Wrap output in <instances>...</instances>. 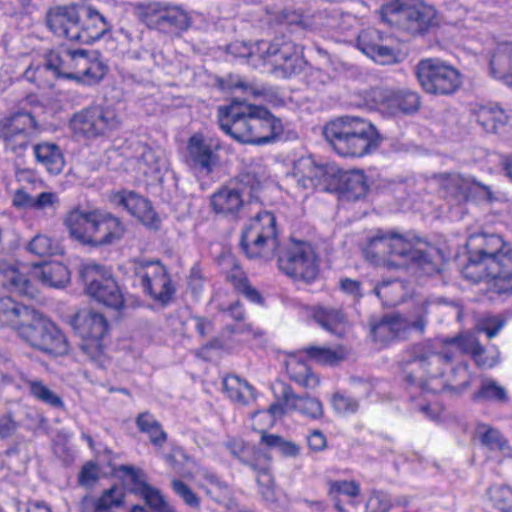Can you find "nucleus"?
I'll return each mask as SVG.
<instances>
[{
    "instance_id": "1",
    "label": "nucleus",
    "mask_w": 512,
    "mask_h": 512,
    "mask_svg": "<svg viewBox=\"0 0 512 512\" xmlns=\"http://www.w3.org/2000/svg\"><path fill=\"white\" fill-rule=\"evenodd\" d=\"M465 247L464 278L478 283L490 277L495 293L512 295V245L497 234L475 233L467 238Z\"/></svg>"
},
{
    "instance_id": "2",
    "label": "nucleus",
    "mask_w": 512,
    "mask_h": 512,
    "mask_svg": "<svg viewBox=\"0 0 512 512\" xmlns=\"http://www.w3.org/2000/svg\"><path fill=\"white\" fill-rule=\"evenodd\" d=\"M218 123L226 134L244 144L275 143L281 139L284 131L281 119L267 108L238 98L218 107Z\"/></svg>"
},
{
    "instance_id": "3",
    "label": "nucleus",
    "mask_w": 512,
    "mask_h": 512,
    "mask_svg": "<svg viewBox=\"0 0 512 512\" xmlns=\"http://www.w3.org/2000/svg\"><path fill=\"white\" fill-rule=\"evenodd\" d=\"M38 133V122L30 112L15 111L0 118V142L6 153L15 156L17 165L33 146L38 163L51 174L61 173L65 162L59 146L49 142L33 145Z\"/></svg>"
},
{
    "instance_id": "4",
    "label": "nucleus",
    "mask_w": 512,
    "mask_h": 512,
    "mask_svg": "<svg viewBox=\"0 0 512 512\" xmlns=\"http://www.w3.org/2000/svg\"><path fill=\"white\" fill-rule=\"evenodd\" d=\"M323 135L343 157L369 154L378 147L381 140L372 123L356 116H342L330 121L325 125Z\"/></svg>"
},
{
    "instance_id": "5",
    "label": "nucleus",
    "mask_w": 512,
    "mask_h": 512,
    "mask_svg": "<svg viewBox=\"0 0 512 512\" xmlns=\"http://www.w3.org/2000/svg\"><path fill=\"white\" fill-rule=\"evenodd\" d=\"M362 251L365 258L375 266L401 268L414 263L427 272L434 269L427 251L415 248L397 233L378 231L368 240Z\"/></svg>"
},
{
    "instance_id": "6",
    "label": "nucleus",
    "mask_w": 512,
    "mask_h": 512,
    "mask_svg": "<svg viewBox=\"0 0 512 512\" xmlns=\"http://www.w3.org/2000/svg\"><path fill=\"white\" fill-rule=\"evenodd\" d=\"M455 354L449 349L435 352L429 344H417L411 350V363H417L432 380L442 378L447 369L450 377L441 382L440 388H431L433 392L449 389L454 393H462L470 385L468 364L460 362L453 365Z\"/></svg>"
},
{
    "instance_id": "7",
    "label": "nucleus",
    "mask_w": 512,
    "mask_h": 512,
    "mask_svg": "<svg viewBox=\"0 0 512 512\" xmlns=\"http://www.w3.org/2000/svg\"><path fill=\"white\" fill-rule=\"evenodd\" d=\"M431 304L429 300L421 302L414 308L410 318L393 312L383 315L376 322H371L370 334L373 341L386 345L394 341L408 340L413 331L423 335L428 324Z\"/></svg>"
},
{
    "instance_id": "8",
    "label": "nucleus",
    "mask_w": 512,
    "mask_h": 512,
    "mask_svg": "<svg viewBox=\"0 0 512 512\" xmlns=\"http://www.w3.org/2000/svg\"><path fill=\"white\" fill-rule=\"evenodd\" d=\"M128 272L132 284L140 287L152 300L163 305L172 300L176 289L166 267L159 260H131Z\"/></svg>"
},
{
    "instance_id": "9",
    "label": "nucleus",
    "mask_w": 512,
    "mask_h": 512,
    "mask_svg": "<svg viewBox=\"0 0 512 512\" xmlns=\"http://www.w3.org/2000/svg\"><path fill=\"white\" fill-rule=\"evenodd\" d=\"M240 246L249 258L269 260L279 246L276 217L270 211H261L243 230Z\"/></svg>"
},
{
    "instance_id": "10",
    "label": "nucleus",
    "mask_w": 512,
    "mask_h": 512,
    "mask_svg": "<svg viewBox=\"0 0 512 512\" xmlns=\"http://www.w3.org/2000/svg\"><path fill=\"white\" fill-rule=\"evenodd\" d=\"M18 333L31 347L50 356H64L69 352V343L62 331L36 311L30 321L20 326Z\"/></svg>"
},
{
    "instance_id": "11",
    "label": "nucleus",
    "mask_w": 512,
    "mask_h": 512,
    "mask_svg": "<svg viewBox=\"0 0 512 512\" xmlns=\"http://www.w3.org/2000/svg\"><path fill=\"white\" fill-rule=\"evenodd\" d=\"M415 74L422 89L431 95H451L462 85L459 70L437 58L419 61Z\"/></svg>"
},
{
    "instance_id": "12",
    "label": "nucleus",
    "mask_w": 512,
    "mask_h": 512,
    "mask_svg": "<svg viewBox=\"0 0 512 512\" xmlns=\"http://www.w3.org/2000/svg\"><path fill=\"white\" fill-rule=\"evenodd\" d=\"M255 51L259 60L270 63L284 78L299 74L305 66L299 47L285 37L256 41Z\"/></svg>"
},
{
    "instance_id": "13",
    "label": "nucleus",
    "mask_w": 512,
    "mask_h": 512,
    "mask_svg": "<svg viewBox=\"0 0 512 512\" xmlns=\"http://www.w3.org/2000/svg\"><path fill=\"white\" fill-rule=\"evenodd\" d=\"M280 271L294 281L313 282L319 273L318 258L313 246L306 241L292 242L277 255Z\"/></svg>"
},
{
    "instance_id": "14",
    "label": "nucleus",
    "mask_w": 512,
    "mask_h": 512,
    "mask_svg": "<svg viewBox=\"0 0 512 512\" xmlns=\"http://www.w3.org/2000/svg\"><path fill=\"white\" fill-rule=\"evenodd\" d=\"M71 325L82 338L80 348L83 353L98 367H105L102 339L108 332L107 319L98 312L84 311L73 317Z\"/></svg>"
},
{
    "instance_id": "15",
    "label": "nucleus",
    "mask_w": 512,
    "mask_h": 512,
    "mask_svg": "<svg viewBox=\"0 0 512 512\" xmlns=\"http://www.w3.org/2000/svg\"><path fill=\"white\" fill-rule=\"evenodd\" d=\"M225 448L229 453L245 466H248L255 474L260 493L266 501L274 500V479L271 474V459L255 446L246 444L240 439H231L225 442Z\"/></svg>"
},
{
    "instance_id": "16",
    "label": "nucleus",
    "mask_w": 512,
    "mask_h": 512,
    "mask_svg": "<svg viewBox=\"0 0 512 512\" xmlns=\"http://www.w3.org/2000/svg\"><path fill=\"white\" fill-rule=\"evenodd\" d=\"M140 20L150 29L174 34L190 27L188 14L178 6L166 2H147L137 5Z\"/></svg>"
},
{
    "instance_id": "17",
    "label": "nucleus",
    "mask_w": 512,
    "mask_h": 512,
    "mask_svg": "<svg viewBox=\"0 0 512 512\" xmlns=\"http://www.w3.org/2000/svg\"><path fill=\"white\" fill-rule=\"evenodd\" d=\"M86 292L103 305L119 310L124 305L123 294L115 279L99 265H86L80 272Z\"/></svg>"
},
{
    "instance_id": "18",
    "label": "nucleus",
    "mask_w": 512,
    "mask_h": 512,
    "mask_svg": "<svg viewBox=\"0 0 512 512\" xmlns=\"http://www.w3.org/2000/svg\"><path fill=\"white\" fill-rule=\"evenodd\" d=\"M121 119L115 109L91 107L76 113L70 121V126L76 135L96 137L116 130Z\"/></svg>"
},
{
    "instance_id": "19",
    "label": "nucleus",
    "mask_w": 512,
    "mask_h": 512,
    "mask_svg": "<svg viewBox=\"0 0 512 512\" xmlns=\"http://www.w3.org/2000/svg\"><path fill=\"white\" fill-rule=\"evenodd\" d=\"M440 189L444 197L453 204L460 205L476 197H490L488 186L472 177L457 173H443L438 176Z\"/></svg>"
},
{
    "instance_id": "20",
    "label": "nucleus",
    "mask_w": 512,
    "mask_h": 512,
    "mask_svg": "<svg viewBox=\"0 0 512 512\" xmlns=\"http://www.w3.org/2000/svg\"><path fill=\"white\" fill-rule=\"evenodd\" d=\"M48 29L57 37L75 42L78 36L79 8L76 5H57L46 12Z\"/></svg>"
},
{
    "instance_id": "21",
    "label": "nucleus",
    "mask_w": 512,
    "mask_h": 512,
    "mask_svg": "<svg viewBox=\"0 0 512 512\" xmlns=\"http://www.w3.org/2000/svg\"><path fill=\"white\" fill-rule=\"evenodd\" d=\"M113 202L123 207L145 226L152 229L159 228L160 220L147 198L134 191L122 190L113 196Z\"/></svg>"
},
{
    "instance_id": "22",
    "label": "nucleus",
    "mask_w": 512,
    "mask_h": 512,
    "mask_svg": "<svg viewBox=\"0 0 512 512\" xmlns=\"http://www.w3.org/2000/svg\"><path fill=\"white\" fill-rule=\"evenodd\" d=\"M69 67L71 74L68 79L87 84L98 83L105 75L103 65L85 49H70Z\"/></svg>"
},
{
    "instance_id": "23",
    "label": "nucleus",
    "mask_w": 512,
    "mask_h": 512,
    "mask_svg": "<svg viewBox=\"0 0 512 512\" xmlns=\"http://www.w3.org/2000/svg\"><path fill=\"white\" fill-rule=\"evenodd\" d=\"M125 233V227L119 218L99 210L86 246L101 247L119 241Z\"/></svg>"
},
{
    "instance_id": "24",
    "label": "nucleus",
    "mask_w": 512,
    "mask_h": 512,
    "mask_svg": "<svg viewBox=\"0 0 512 512\" xmlns=\"http://www.w3.org/2000/svg\"><path fill=\"white\" fill-rule=\"evenodd\" d=\"M112 28L111 22L98 10L91 7L79 9L78 36L76 41L83 44H91Z\"/></svg>"
},
{
    "instance_id": "25",
    "label": "nucleus",
    "mask_w": 512,
    "mask_h": 512,
    "mask_svg": "<svg viewBox=\"0 0 512 512\" xmlns=\"http://www.w3.org/2000/svg\"><path fill=\"white\" fill-rule=\"evenodd\" d=\"M122 470L129 476L132 482L133 486L130 490L140 495L152 510L155 512H177L175 508L168 503L159 489L149 485L145 481L144 473L141 470L135 469L132 466H123Z\"/></svg>"
},
{
    "instance_id": "26",
    "label": "nucleus",
    "mask_w": 512,
    "mask_h": 512,
    "mask_svg": "<svg viewBox=\"0 0 512 512\" xmlns=\"http://www.w3.org/2000/svg\"><path fill=\"white\" fill-rule=\"evenodd\" d=\"M381 105L391 115H412L421 107L420 95L409 89H383L378 93Z\"/></svg>"
},
{
    "instance_id": "27",
    "label": "nucleus",
    "mask_w": 512,
    "mask_h": 512,
    "mask_svg": "<svg viewBox=\"0 0 512 512\" xmlns=\"http://www.w3.org/2000/svg\"><path fill=\"white\" fill-rule=\"evenodd\" d=\"M98 212V209L81 207L70 210L64 218V225L70 237L86 246Z\"/></svg>"
},
{
    "instance_id": "28",
    "label": "nucleus",
    "mask_w": 512,
    "mask_h": 512,
    "mask_svg": "<svg viewBox=\"0 0 512 512\" xmlns=\"http://www.w3.org/2000/svg\"><path fill=\"white\" fill-rule=\"evenodd\" d=\"M357 47L381 64L391 63L396 57L394 49L382 43V34L374 28L361 31L357 38Z\"/></svg>"
},
{
    "instance_id": "29",
    "label": "nucleus",
    "mask_w": 512,
    "mask_h": 512,
    "mask_svg": "<svg viewBox=\"0 0 512 512\" xmlns=\"http://www.w3.org/2000/svg\"><path fill=\"white\" fill-rule=\"evenodd\" d=\"M281 397L286 407L295 410L312 419H319L323 416V405L320 400L305 394H295L292 387L282 383Z\"/></svg>"
},
{
    "instance_id": "30",
    "label": "nucleus",
    "mask_w": 512,
    "mask_h": 512,
    "mask_svg": "<svg viewBox=\"0 0 512 512\" xmlns=\"http://www.w3.org/2000/svg\"><path fill=\"white\" fill-rule=\"evenodd\" d=\"M187 150L194 167L201 172L210 174L217 166L218 155L201 135L195 134L190 137Z\"/></svg>"
},
{
    "instance_id": "31",
    "label": "nucleus",
    "mask_w": 512,
    "mask_h": 512,
    "mask_svg": "<svg viewBox=\"0 0 512 512\" xmlns=\"http://www.w3.org/2000/svg\"><path fill=\"white\" fill-rule=\"evenodd\" d=\"M448 344H454L464 353L471 355L475 363L480 367H493L498 363V356H487L486 348L473 334L458 335L446 340Z\"/></svg>"
},
{
    "instance_id": "32",
    "label": "nucleus",
    "mask_w": 512,
    "mask_h": 512,
    "mask_svg": "<svg viewBox=\"0 0 512 512\" xmlns=\"http://www.w3.org/2000/svg\"><path fill=\"white\" fill-rule=\"evenodd\" d=\"M211 206L217 214L237 218L243 207L241 191L233 187H223L212 195Z\"/></svg>"
},
{
    "instance_id": "33",
    "label": "nucleus",
    "mask_w": 512,
    "mask_h": 512,
    "mask_svg": "<svg viewBox=\"0 0 512 512\" xmlns=\"http://www.w3.org/2000/svg\"><path fill=\"white\" fill-rule=\"evenodd\" d=\"M35 310L22 305L10 296L0 297V322L3 325L13 326L20 331V326L30 321Z\"/></svg>"
},
{
    "instance_id": "34",
    "label": "nucleus",
    "mask_w": 512,
    "mask_h": 512,
    "mask_svg": "<svg viewBox=\"0 0 512 512\" xmlns=\"http://www.w3.org/2000/svg\"><path fill=\"white\" fill-rule=\"evenodd\" d=\"M33 275L43 285L53 288H63L70 281L68 268L60 262H46L35 266Z\"/></svg>"
},
{
    "instance_id": "35",
    "label": "nucleus",
    "mask_w": 512,
    "mask_h": 512,
    "mask_svg": "<svg viewBox=\"0 0 512 512\" xmlns=\"http://www.w3.org/2000/svg\"><path fill=\"white\" fill-rule=\"evenodd\" d=\"M0 286L20 295H27L30 293L31 284L26 275L21 273L13 263L0 258Z\"/></svg>"
},
{
    "instance_id": "36",
    "label": "nucleus",
    "mask_w": 512,
    "mask_h": 512,
    "mask_svg": "<svg viewBox=\"0 0 512 512\" xmlns=\"http://www.w3.org/2000/svg\"><path fill=\"white\" fill-rule=\"evenodd\" d=\"M338 190L342 197L356 201L364 197L368 191L366 177L361 171H347L339 176Z\"/></svg>"
},
{
    "instance_id": "37",
    "label": "nucleus",
    "mask_w": 512,
    "mask_h": 512,
    "mask_svg": "<svg viewBox=\"0 0 512 512\" xmlns=\"http://www.w3.org/2000/svg\"><path fill=\"white\" fill-rule=\"evenodd\" d=\"M407 9L406 20L411 22L418 32H426L436 19L435 8L423 0H409Z\"/></svg>"
},
{
    "instance_id": "38",
    "label": "nucleus",
    "mask_w": 512,
    "mask_h": 512,
    "mask_svg": "<svg viewBox=\"0 0 512 512\" xmlns=\"http://www.w3.org/2000/svg\"><path fill=\"white\" fill-rule=\"evenodd\" d=\"M493 77L512 87V44L499 47L490 60Z\"/></svg>"
},
{
    "instance_id": "39",
    "label": "nucleus",
    "mask_w": 512,
    "mask_h": 512,
    "mask_svg": "<svg viewBox=\"0 0 512 512\" xmlns=\"http://www.w3.org/2000/svg\"><path fill=\"white\" fill-rule=\"evenodd\" d=\"M507 122L508 116L497 105L481 107L477 112V123L488 133H499Z\"/></svg>"
},
{
    "instance_id": "40",
    "label": "nucleus",
    "mask_w": 512,
    "mask_h": 512,
    "mask_svg": "<svg viewBox=\"0 0 512 512\" xmlns=\"http://www.w3.org/2000/svg\"><path fill=\"white\" fill-rule=\"evenodd\" d=\"M291 381L306 389H314L319 385V378L303 361L291 360L286 366Z\"/></svg>"
},
{
    "instance_id": "41",
    "label": "nucleus",
    "mask_w": 512,
    "mask_h": 512,
    "mask_svg": "<svg viewBox=\"0 0 512 512\" xmlns=\"http://www.w3.org/2000/svg\"><path fill=\"white\" fill-rule=\"evenodd\" d=\"M70 49L51 50L45 56L43 68L53 73L57 78L73 76L69 67Z\"/></svg>"
},
{
    "instance_id": "42",
    "label": "nucleus",
    "mask_w": 512,
    "mask_h": 512,
    "mask_svg": "<svg viewBox=\"0 0 512 512\" xmlns=\"http://www.w3.org/2000/svg\"><path fill=\"white\" fill-rule=\"evenodd\" d=\"M223 387L228 397L234 402L246 404L253 398V387L238 376L225 377Z\"/></svg>"
},
{
    "instance_id": "43",
    "label": "nucleus",
    "mask_w": 512,
    "mask_h": 512,
    "mask_svg": "<svg viewBox=\"0 0 512 512\" xmlns=\"http://www.w3.org/2000/svg\"><path fill=\"white\" fill-rule=\"evenodd\" d=\"M220 87L225 90H241L245 95H250L253 98H258L267 93L265 86L256 82H250L238 75H228L225 79L220 81Z\"/></svg>"
},
{
    "instance_id": "44",
    "label": "nucleus",
    "mask_w": 512,
    "mask_h": 512,
    "mask_svg": "<svg viewBox=\"0 0 512 512\" xmlns=\"http://www.w3.org/2000/svg\"><path fill=\"white\" fill-rule=\"evenodd\" d=\"M138 155L136 156L139 163L145 166L144 174L159 173L164 166V159L162 152L154 150L144 143H140L137 149Z\"/></svg>"
},
{
    "instance_id": "45",
    "label": "nucleus",
    "mask_w": 512,
    "mask_h": 512,
    "mask_svg": "<svg viewBox=\"0 0 512 512\" xmlns=\"http://www.w3.org/2000/svg\"><path fill=\"white\" fill-rule=\"evenodd\" d=\"M25 384L29 388L30 394L37 400L53 407L63 408V400L55 392H53L48 386H46L41 380L27 379Z\"/></svg>"
},
{
    "instance_id": "46",
    "label": "nucleus",
    "mask_w": 512,
    "mask_h": 512,
    "mask_svg": "<svg viewBox=\"0 0 512 512\" xmlns=\"http://www.w3.org/2000/svg\"><path fill=\"white\" fill-rule=\"evenodd\" d=\"M474 402L495 401L507 402L508 395L504 387L500 386L494 380H484L480 389L472 395Z\"/></svg>"
},
{
    "instance_id": "47",
    "label": "nucleus",
    "mask_w": 512,
    "mask_h": 512,
    "mask_svg": "<svg viewBox=\"0 0 512 512\" xmlns=\"http://www.w3.org/2000/svg\"><path fill=\"white\" fill-rule=\"evenodd\" d=\"M314 319L321 327L331 333H337L339 325L345 320L342 311L335 308L317 309Z\"/></svg>"
},
{
    "instance_id": "48",
    "label": "nucleus",
    "mask_w": 512,
    "mask_h": 512,
    "mask_svg": "<svg viewBox=\"0 0 512 512\" xmlns=\"http://www.w3.org/2000/svg\"><path fill=\"white\" fill-rule=\"evenodd\" d=\"M409 0H393L381 7L380 13L383 21L390 25H398L406 19Z\"/></svg>"
},
{
    "instance_id": "49",
    "label": "nucleus",
    "mask_w": 512,
    "mask_h": 512,
    "mask_svg": "<svg viewBox=\"0 0 512 512\" xmlns=\"http://www.w3.org/2000/svg\"><path fill=\"white\" fill-rule=\"evenodd\" d=\"M261 442L270 448H277L286 457H296L300 453V447L291 441H286L281 436L263 433Z\"/></svg>"
},
{
    "instance_id": "50",
    "label": "nucleus",
    "mask_w": 512,
    "mask_h": 512,
    "mask_svg": "<svg viewBox=\"0 0 512 512\" xmlns=\"http://www.w3.org/2000/svg\"><path fill=\"white\" fill-rule=\"evenodd\" d=\"M27 249L37 256L44 257L57 254L59 246L52 238L38 234L29 242Z\"/></svg>"
},
{
    "instance_id": "51",
    "label": "nucleus",
    "mask_w": 512,
    "mask_h": 512,
    "mask_svg": "<svg viewBox=\"0 0 512 512\" xmlns=\"http://www.w3.org/2000/svg\"><path fill=\"white\" fill-rule=\"evenodd\" d=\"M96 500L100 512L107 511L114 507H120L123 504L124 492L121 488L113 486L105 490Z\"/></svg>"
},
{
    "instance_id": "52",
    "label": "nucleus",
    "mask_w": 512,
    "mask_h": 512,
    "mask_svg": "<svg viewBox=\"0 0 512 512\" xmlns=\"http://www.w3.org/2000/svg\"><path fill=\"white\" fill-rule=\"evenodd\" d=\"M309 359L319 364H335L341 357L332 349L318 346H308L304 349Z\"/></svg>"
},
{
    "instance_id": "53",
    "label": "nucleus",
    "mask_w": 512,
    "mask_h": 512,
    "mask_svg": "<svg viewBox=\"0 0 512 512\" xmlns=\"http://www.w3.org/2000/svg\"><path fill=\"white\" fill-rule=\"evenodd\" d=\"M493 505L501 512H512V489L507 486L496 487L491 490Z\"/></svg>"
},
{
    "instance_id": "54",
    "label": "nucleus",
    "mask_w": 512,
    "mask_h": 512,
    "mask_svg": "<svg viewBox=\"0 0 512 512\" xmlns=\"http://www.w3.org/2000/svg\"><path fill=\"white\" fill-rule=\"evenodd\" d=\"M236 186L234 189H239L241 191V196L244 194L248 196H253V194L258 191L261 186V182L258 179L257 175L253 172H243L239 174L236 178Z\"/></svg>"
},
{
    "instance_id": "55",
    "label": "nucleus",
    "mask_w": 512,
    "mask_h": 512,
    "mask_svg": "<svg viewBox=\"0 0 512 512\" xmlns=\"http://www.w3.org/2000/svg\"><path fill=\"white\" fill-rule=\"evenodd\" d=\"M505 321L500 316H487L481 318L476 324V331L484 333L489 339L495 337L504 327Z\"/></svg>"
},
{
    "instance_id": "56",
    "label": "nucleus",
    "mask_w": 512,
    "mask_h": 512,
    "mask_svg": "<svg viewBox=\"0 0 512 512\" xmlns=\"http://www.w3.org/2000/svg\"><path fill=\"white\" fill-rule=\"evenodd\" d=\"M172 489L185 502L186 505L192 508H199V497L185 482L179 479H174L172 481Z\"/></svg>"
},
{
    "instance_id": "57",
    "label": "nucleus",
    "mask_w": 512,
    "mask_h": 512,
    "mask_svg": "<svg viewBox=\"0 0 512 512\" xmlns=\"http://www.w3.org/2000/svg\"><path fill=\"white\" fill-rule=\"evenodd\" d=\"M481 442L489 449H497L502 452L509 449L508 441L496 429L489 428L481 437Z\"/></svg>"
},
{
    "instance_id": "58",
    "label": "nucleus",
    "mask_w": 512,
    "mask_h": 512,
    "mask_svg": "<svg viewBox=\"0 0 512 512\" xmlns=\"http://www.w3.org/2000/svg\"><path fill=\"white\" fill-rule=\"evenodd\" d=\"M332 406L339 414L355 413L359 408L358 401L341 393H335L332 397Z\"/></svg>"
},
{
    "instance_id": "59",
    "label": "nucleus",
    "mask_w": 512,
    "mask_h": 512,
    "mask_svg": "<svg viewBox=\"0 0 512 512\" xmlns=\"http://www.w3.org/2000/svg\"><path fill=\"white\" fill-rule=\"evenodd\" d=\"M390 508V498L382 491H373L366 503V512H388Z\"/></svg>"
},
{
    "instance_id": "60",
    "label": "nucleus",
    "mask_w": 512,
    "mask_h": 512,
    "mask_svg": "<svg viewBox=\"0 0 512 512\" xmlns=\"http://www.w3.org/2000/svg\"><path fill=\"white\" fill-rule=\"evenodd\" d=\"M4 455L9 459H14L19 463L25 464L29 461L28 443L24 440L15 442L5 450Z\"/></svg>"
},
{
    "instance_id": "61",
    "label": "nucleus",
    "mask_w": 512,
    "mask_h": 512,
    "mask_svg": "<svg viewBox=\"0 0 512 512\" xmlns=\"http://www.w3.org/2000/svg\"><path fill=\"white\" fill-rule=\"evenodd\" d=\"M256 42L248 44L246 42L236 41L228 45L227 50L230 54L241 58H258V53L255 51Z\"/></svg>"
},
{
    "instance_id": "62",
    "label": "nucleus",
    "mask_w": 512,
    "mask_h": 512,
    "mask_svg": "<svg viewBox=\"0 0 512 512\" xmlns=\"http://www.w3.org/2000/svg\"><path fill=\"white\" fill-rule=\"evenodd\" d=\"M306 166L308 168L307 175L311 180H313L314 184L318 187L322 184V182L327 181V177L331 175L329 168L325 165H316L311 160L306 161Z\"/></svg>"
},
{
    "instance_id": "63",
    "label": "nucleus",
    "mask_w": 512,
    "mask_h": 512,
    "mask_svg": "<svg viewBox=\"0 0 512 512\" xmlns=\"http://www.w3.org/2000/svg\"><path fill=\"white\" fill-rule=\"evenodd\" d=\"M344 494L356 497L360 493V486L355 481H335L331 483L330 493Z\"/></svg>"
},
{
    "instance_id": "64",
    "label": "nucleus",
    "mask_w": 512,
    "mask_h": 512,
    "mask_svg": "<svg viewBox=\"0 0 512 512\" xmlns=\"http://www.w3.org/2000/svg\"><path fill=\"white\" fill-rule=\"evenodd\" d=\"M340 289L352 296L355 300H359L362 298V288H361V282L351 279V278H342L339 281Z\"/></svg>"
}]
</instances>
